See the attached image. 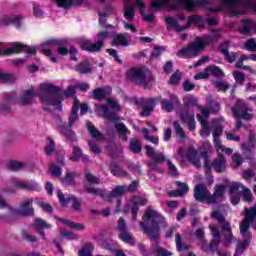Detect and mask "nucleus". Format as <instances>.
Wrapping results in <instances>:
<instances>
[{"label": "nucleus", "mask_w": 256, "mask_h": 256, "mask_svg": "<svg viewBox=\"0 0 256 256\" xmlns=\"http://www.w3.org/2000/svg\"><path fill=\"white\" fill-rule=\"evenodd\" d=\"M77 86L70 85L66 90L55 86L53 84H41L39 97L43 105L44 111H51V106L55 107L57 111H63V99L73 97L76 92Z\"/></svg>", "instance_id": "nucleus-1"}, {"label": "nucleus", "mask_w": 256, "mask_h": 256, "mask_svg": "<svg viewBox=\"0 0 256 256\" xmlns=\"http://www.w3.org/2000/svg\"><path fill=\"white\" fill-rule=\"evenodd\" d=\"M212 219H215L220 227L215 225H209V229L212 233L213 239L210 242V251H220L219 243H221V233L223 237V243L226 247L231 245L235 241V236H233V230L231 229V223L225 219V216L219 212V210H214L211 214Z\"/></svg>", "instance_id": "nucleus-2"}, {"label": "nucleus", "mask_w": 256, "mask_h": 256, "mask_svg": "<svg viewBox=\"0 0 256 256\" xmlns=\"http://www.w3.org/2000/svg\"><path fill=\"white\" fill-rule=\"evenodd\" d=\"M137 187H139V182L135 180L128 186L118 185L111 191H106L101 188L91 186H85L84 189L86 193H90V195H95L96 197H101L108 203H113V199H116V213H119V207H121V197H123L125 193H135V191H137Z\"/></svg>", "instance_id": "nucleus-3"}, {"label": "nucleus", "mask_w": 256, "mask_h": 256, "mask_svg": "<svg viewBox=\"0 0 256 256\" xmlns=\"http://www.w3.org/2000/svg\"><path fill=\"white\" fill-rule=\"evenodd\" d=\"M216 8H210L211 13H219V11H227L232 17H239L245 14L247 9H251L256 13L255 0H218Z\"/></svg>", "instance_id": "nucleus-4"}, {"label": "nucleus", "mask_w": 256, "mask_h": 256, "mask_svg": "<svg viewBox=\"0 0 256 256\" xmlns=\"http://www.w3.org/2000/svg\"><path fill=\"white\" fill-rule=\"evenodd\" d=\"M139 225L150 239L158 241L161 225H165V217L149 206L144 213V222H140Z\"/></svg>", "instance_id": "nucleus-5"}, {"label": "nucleus", "mask_w": 256, "mask_h": 256, "mask_svg": "<svg viewBox=\"0 0 256 256\" xmlns=\"http://www.w3.org/2000/svg\"><path fill=\"white\" fill-rule=\"evenodd\" d=\"M194 198L199 203H207V205H217L221 201H225V185L216 184L214 187V192L211 194V191L207 189L205 184L200 183L194 187Z\"/></svg>", "instance_id": "nucleus-6"}, {"label": "nucleus", "mask_w": 256, "mask_h": 256, "mask_svg": "<svg viewBox=\"0 0 256 256\" xmlns=\"http://www.w3.org/2000/svg\"><path fill=\"white\" fill-rule=\"evenodd\" d=\"M203 5H209V2L207 0H153L151 3V7L155 11H160L163 7L175 11L179 9L193 11L194 7H203Z\"/></svg>", "instance_id": "nucleus-7"}, {"label": "nucleus", "mask_w": 256, "mask_h": 256, "mask_svg": "<svg viewBox=\"0 0 256 256\" xmlns=\"http://www.w3.org/2000/svg\"><path fill=\"white\" fill-rule=\"evenodd\" d=\"M211 43V36H203L202 38L195 40L188 44L186 47L180 49L177 52V57H182L183 59H193L199 57L205 47Z\"/></svg>", "instance_id": "nucleus-8"}, {"label": "nucleus", "mask_w": 256, "mask_h": 256, "mask_svg": "<svg viewBox=\"0 0 256 256\" xmlns=\"http://www.w3.org/2000/svg\"><path fill=\"white\" fill-rule=\"evenodd\" d=\"M126 77L129 81L141 85L144 89H149V84L153 81L151 71L147 68H132L126 72Z\"/></svg>", "instance_id": "nucleus-9"}, {"label": "nucleus", "mask_w": 256, "mask_h": 256, "mask_svg": "<svg viewBox=\"0 0 256 256\" xmlns=\"http://www.w3.org/2000/svg\"><path fill=\"white\" fill-rule=\"evenodd\" d=\"M201 19H203L202 16H189L188 23L184 26H180L177 19L173 17L168 16L165 18V21L167 24L168 31H171V29H175L177 33H181V31H185V29H189L191 25H197L198 27L203 29L205 26L199 24L201 23Z\"/></svg>", "instance_id": "nucleus-10"}, {"label": "nucleus", "mask_w": 256, "mask_h": 256, "mask_svg": "<svg viewBox=\"0 0 256 256\" xmlns=\"http://www.w3.org/2000/svg\"><path fill=\"white\" fill-rule=\"evenodd\" d=\"M98 37L100 38V40L95 43L91 42V40L89 39H81L79 42L81 49H83V51H89L90 53H99L104 45L103 41H105V39L109 37V32H99Z\"/></svg>", "instance_id": "nucleus-11"}, {"label": "nucleus", "mask_w": 256, "mask_h": 256, "mask_svg": "<svg viewBox=\"0 0 256 256\" xmlns=\"http://www.w3.org/2000/svg\"><path fill=\"white\" fill-rule=\"evenodd\" d=\"M144 149H146V155L152 159V162L148 164L149 169H151V171H156V173H164V170L157 165V163H164L166 159L163 152L155 151V148L149 145H145Z\"/></svg>", "instance_id": "nucleus-12"}, {"label": "nucleus", "mask_w": 256, "mask_h": 256, "mask_svg": "<svg viewBox=\"0 0 256 256\" xmlns=\"http://www.w3.org/2000/svg\"><path fill=\"white\" fill-rule=\"evenodd\" d=\"M239 229L243 242L237 246L234 256H241L242 253H245V249H247V247H249V243H251L252 236L249 224L244 222L243 224H240Z\"/></svg>", "instance_id": "nucleus-13"}, {"label": "nucleus", "mask_w": 256, "mask_h": 256, "mask_svg": "<svg viewBox=\"0 0 256 256\" xmlns=\"http://www.w3.org/2000/svg\"><path fill=\"white\" fill-rule=\"evenodd\" d=\"M10 187H15V189H23L24 191H39L41 187L39 184L33 180L31 181H23L17 178H12L9 181Z\"/></svg>", "instance_id": "nucleus-14"}, {"label": "nucleus", "mask_w": 256, "mask_h": 256, "mask_svg": "<svg viewBox=\"0 0 256 256\" xmlns=\"http://www.w3.org/2000/svg\"><path fill=\"white\" fill-rule=\"evenodd\" d=\"M21 51H26L27 55L25 56V59L29 58V55H36L37 50L35 47L29 49L28 45H24L22 43L16 42L12 45V47L7 48L4 53H0V55H13V53H21Z\"/></svg>", "instance_id": "nucleus-15"}, {"label": "nucleus", "mask_w": 256, "mask_h": 256, "mask_svg": "<svg viewBox=\"0 0 256 256\" xmlns=\"http://www.w3.org/2000/svg\"><path fill=\"white\" fill-rule=\"evenodd\" d=\"M178 155L181 157V159H187L190 161V163L195 165V167H201V160L199 159V156H197V152L193 149V147H189L186 152L183 147H180L178 149Z\"/></svg>", "instance_id": "nucleus-16"}, {"label": "nucleus", "mask_w": 256, "mask_h": 256, "mask_svg": "<svg viewBox=\"0 0 256 256\" xmlns=\"http://www.w3.org/2000/svg\"><path fill=\"white\" fill-rule=\"evenodd\" d=\"M58 119V131L60 135H63L70 143H77V136L75 135V131L71 129V127H67L65 123L61 120V117H57Z\"/></svg>", "instance_id": "nucleus-17"}, {"label": "nucleus", "mask_w": 256, "mask_h": 256, "mask_svg": "<svg viewBox=\"0 0 256 256\" xmlns=\"http://www.w3.org/2000/svg\"><path fill=\"white\" fill-rule=\"evenodd\" d=\"M57 197L63 207H67V204L72 202L73 209L75 211H81V202H79V199H77L75 196L65 197V194H63L62 191H58Z\"/></svg>", "instance_id": "nucleus-18"}, {"label": "nucleus", "mask_w": 256, "mask_h": 256, "mask_svg": "<svg viewBox=\"0 0 256 256\" xmlns=\"http://www.w3.org/2000/svg\"><path fill=\"white\" fill-rule=\"evenodd\" d=\"M53 45L58 47L59 55H69V49L65 48V45H67V40H47L42 44V47H53Z\"/></svg>", "instance_id": "nucleus-19"}, {"label": "nucleus", "mask_w": 256, "mask_h": 256, "mask_svg": "<svg viewBox=\"0 0 256 256\" xmlns=\"http://www.w3.org/2000/svg\"><path fill=\"white\" fill-rule=\"evenodd\" d=\"M21 21H23V17L21 16H3L0 19V27H7L9 25H14L16 29H21Z\"/></svg>", "instance_id": "nucleus-20"}, {"label": "nucleus", "mask_w": 256, "mask_h": 256, "mask_svg": "<svg viewBox=\"0 0 256 256\" xmlns=\"http://www.w3.org/2000/svg\"><path fill=\"white\" fill-rule=\"evenodd\" d=\"M181 119L183 123L188 125L189 131H195V113H193V111L184 109L181 112Z\"/></svg>", "instance_id": "nucleus-21"}, {"label": "nucleus", "mask_w": 256, "mask_h": 256, "mask_svg": "<svg viewBox=\"0 0 256 256\" xmlns=\"http://www.w3.org/2000/svg\"><path fill=\"white\" fill-rule=\"evenodd\" d=\"M240 23L241 24L238 27V32L240 35H251V31L256 29V24L250 19H243Z\"/></svg>", "instance_id": "nucleus-22"}, {"label": "nucleus", "mask_w": 256, "mask_h": 256, "mask_svg": "<svg viewBox=\"0 0 256 256\" xmlns=\"http://www.w3.org/2000/svg\"><path fill=\"white\" fill-rule=\"evenodd\" d=\"M33 101H35V92L31 89L25 90L19 95L18 103L20 105H32Z\"/></svg>", "instance_id": "nucleus-23"}, {"label": "nucleus", "mask_w": 256, "mask_h": 256, "mask_svg": "<svg viewBox=\"0 0 256 256\" xmlns=\"http://www.w3.org/2000/svg\"><path fill=\"white\" fill-rule=\"evenodd\" d=\"M131 35L129 33L116 34L114 35L112 45L115 47H129V40Z\"/></svg>", "instance_id": "nucleus-24"}, {"label": "nucleus", "mask_w": 256, "mask_h": 256, "mask_svg": "<svg viewBox=\"0 0 256 256\" xmlns=\"http://www.w3.org/2000/svg\"><path fill=\"white\" fill-rule=\"evenodd\" d=\"M98 111H101L103 113L104 119H107L108 121H111V123H117L119 121V115L113 111H109V107L107 105H99Z\"/></svg>", "instance_id": "nucleus-25"}, {"label": "nucleus", "mask_w": 256, "mask_h": 256, "mask_svg": "<svg viewBox=\"0 0 256 256\" xmlns=\"http://www.w3.org/2000/svg\"><path fill=\"white\" fill-rule=\"evenodd\" d=\"M140 103L143 106V111L141 112L142 117H149L153 109H155V99H141Z\"/></svg>", "instance_id": "nucleus-26"}, {"label": "nucleus", "mask_w": 256, "mask_h": 256, "mask_svg": "<svg viewBox=\"0 0 256 256\" xmlns=\"http://www.w3.org/2000/svg\"><path fill=\"white\" fill-rule=\"evenodd\" d=\"M227 165V159L223 154H220L216 159L212 161L210 164V169L213 167L217 173H223L225 171V167Z\"/></svg>", "instance_id": "nucleus-27"}, {"label": "nucleus", "mask_w": 256, "mask_h": 256, "mask_svg": "<svg viewBox=\"0 0 256 256\" xmlns=\"http://www.w3.org/2000/svg\"><path fill=\"white\" fill-rule=\"evenodd\" d=\"M162 109L167 111V113H171L175 109V105H179V98L175 95H170V99H162L161 100Z\"/></svg>", "instance_id": "nucleus-28"}, {"label": "nucleus", "mask_w": 256, "mask_h": 256, "mask_svg": "<svg viewBox=\"0 0 256 256\" xmlns=\"http://www.w3.org/2000/svg\"><path fill=\"white\" fill-rule=\"evenodd\" d=\"M114 127L121 141H129L128 135H131V131L129 130V128H127V126H125V123L118 122L115 124Z\"/></svg>", "instance_id": "nucleus-29"}, {"label": "nucleus", "mask_w": 256, "mask_h": 256, "mask_svg": "<svg viewBox=\"0 0 256 256\" xmlns=\"http://www.w3.org/2000/svg\"><path fill=\"white\" fill-rule=\"evenodd\" d=\"M124 2V18L126 21L135 19V6L131 4V0H123Z\"/></svg>", "instance_id": "nucleus-30"}, {"label": "nucleus", "mask_w": 256, "mask_h": 256, "mask_svg": "<svg viewBox=\"0 0 256 256\" xmlns=\"http://www.w3.org/2000/svg\"><path fill=\"white\" fill-rule=\"evenodd\" d=\"M111 93V87L96 88L93 91V98L97 101H103V99H107V97H109Z\"/></svg>", "instance_id": "nucleus-31"}, {"label": "nucleus", "mask_w": 256, "mask_h": 256, "mask_svg": "<svg viewBox=\"0 0 256 256\" xmlns=\"http://www.w3.org/2000/svg\"><path fill=\"white\" fill-rule=\"evenodd\" d=\"M110 173H112L114 177H129V173L123 170V168L119 166L117 162L110 164Z\"/></svg>", "instance_id": "nucleus-32"}, {"label": "nucleus", "mask_w": 256, "mask_h": 256, "mask_svg": "<svg viewBox=\"0 0 256 256\" xmlns=\"http://www.w3.org/2000/svg\"><path fill=\"white\" fill-rule=\"evenodd\" d=\"M78 119H79V102H75L72 107L71 114L68 118V127H70L71 129L73 125H75V121H77Z\"/></svg>", "instance_id": "nucleus-33"}, {"label": "nucleus", "mask_w": 256, "mask_h": 256, "mask_svg": "<svg viewBox=\"0 0 256 256\" xmlns=\"http://www.w3.org/2000/svg\"><path fill=\"white\" fill-rule=\"evenodd\" d=\"M60 223H63L66 225V227H69L70 229H75L76 231H85V226L81 223L73 222L71 220L65 219V218H56Z\"/></svg>", "instance_id": "nucleus-34"}, {"label": "nucleus", "mask_w": 256, "mask_h": 256, "mask_svg": "<svg viewBox=\"0 0 256 256\" xmlns=\"http://www.w3.org/2000/svg\"><path fill=\"white\" fill-rule=\"evenodd\" d=\"M197 119L200 122V125L202 126V130L200 131L201 137H209L211 135V126H209V123H207V120L201 117V115H197Z\"/></svg>", "instance_id": "nucleus-35"}, {"label": "nucleus", "mask_w": 256, "mask_h": 256, "mask_svg": "<svg viewBox=\"0 0 256 256\" xmlns=\"http://www.w3.org/2000/svg\"><path fill=\"white\" fill-rule=\"evenodd\" d=\"M58 7L69 9V7L83 5V0H54Z\"/></svg>", "instance_id": "nucleus-36"}, {"label": "nucleus", "mask_w": 256, "mask_h": 256, "mask_svg": "<svg viewBox=\"0 0 256 256\" xmlns=\"http://www.w3.org/2000/svg\"><path fill=\"white\" fill-rule=\"evenodd\" d=\"M32 203H33V199L31 198H28L25 202L22 203L21 213L24 217L33 215V213H35V210L33 209V207H31Z\"/></svg>", "instance_id": "nucleus-37"}, {"label": "nucleus", "mask_w": 256, "mask_h": 256, "mask_svg": "<svg viewBox=\"0 0 256 256\" xmlns=\"http://www.w3.org/2000/svg\"><path fill=\"white\" fill-rule=\"evenodd\" d=\"M118 238L122 240L123 243L127 245H135L136 241L133 234L127 230L126 232L118 233Z\"/></svg>", "instance_id": "nucleus-38"}, {"label": "nucleus", "mask_w": 256, "mask_h": 256, "mask_svg": "<svg viewBox=\"0 0 256 256\" xmlns=\"http://www.w3.org/2000/svg\"><path fill=\"white\" fill-rule=\"evenodd\" d=\"M129 149L135 155H139L143 151V145L137 140V138H131L129 142Z\"/></svg>", "instance_id": "nucleus-39"}, {"label": "nucleus", "mask_w": 256, "mask_h": 256, "mask_svg": "<svg viewBox=\"0 0 256 256\" xmlns=\"http://www.w3.org/2000/svg\"><path fill=\"white\" fill-rule=\"evenodd\" d=\"M247 110V105L243 100H238L236 106L232 109L233 115L239 117V115H243Z\"/></svg>", "instance_id": "nucleus-40"}, {"label": "nucleus", "mask_w": 256, "mask_h": 256, "mask_svg": "<svg viewBox=\"0 0 256 256\" xmlns=\"http://www.w3.org/2000/svg\"><path fill=\"white\" fill-rule=\"evenodd\" d=\"M77 73H80V75H88L93 71V68H91V64L88 62H81L76 66Z\"/></svg>", "instance_id": "nucleus-41"}, {"label": "nucleus", "mask_w": 256, "mask_h": 256, "mask_svg": "<svg viewBox=\"0 0 256 256\" xmlns=\"http://www.w3.org/2000/svg\"><path fill=\"white\" fill-rule=\"evenodd\" d=\"M206 71H209L213 77H216V79H223V77H225L223 70L216 65L206 67Z\"/></svg>", "instance_id": "nucleus-42"}, {"label": "nucleus", "mask_w": 256, "mask_h": 256, "mask_svg": "<svg viewBox=\"0 0 256 256\" xmlns=\"http://www.w3.org/2000/svg\"><path fill=\"white\" fill-rule=\"evenodd\" d=\"M147 203V198H143L141 196H134L129 203L130 207H135L139 209V206L143 207Z\"/></svg>", "instance_id": "nucleus-43"}, {"label": "nucleus", "mask_w": 256, "mask_h": 256, "mask_svg": "<svg viewBox=\"0 0 256 256\" xmlns=\"http://www.w3.org/2000/svg\"><path fill=\"white\" fill-rule=\"evenodd\" d=\"M81 156H83V151L79 146H72V156L70 157V161H73L74 163H79L81 160Z\"/></svg>", "instance_id": "nucleus-44"}, {"label": "nucleus", "mask_w": 256, "mask_h": 256, "mask_svg": "<svg viewBox=\"0 0 256 256\" xmlns=\"http://www.w3.org/2000/svg\"><path fill=\"white\" fill-rule=\"evenodd\" d=\"M76 172L66 171V176L62 179L63 185H75Z\"/></svg>", "instance_id": "nucleus-45"}, {"label": "nucleus", "mask_w": 256, "mask_h": 256, "mask_svg": "<svg viewBox=\"0 0 256 256\" xmlns=\"http://www.w3.org/2000/svg\"><path fill=\"white\" fill-rule=\"evenodd\" d=\"M86 126L91 137H93V139H101V132L97 130V128L95 127V125H93V123H91L90 121H87Z\"/></svg>", "instance_id": "nucleus-46"}, {"label": "nucleus", "mask_w": 256, "mask_h": 256, "mask_svg": "<svg viewBox=\"0 0 256 256\" xmlns=\"http://www.w3.org/2000/svg\"><path fill=\"white\" fill-rule=\"evenodd\" d=\"M7 167L8 169H10V171H20V169H23L25 167V163L19 162L17 160H10L7 163Z\"/></svg>", "instance_id": "nucleus-47"}, {"label": "nucleus", "mask_w": 256, "mask_h": 256, "mask_svg": "<svg viewBox=\"0 0 256 256\" xmlns=\"http://www.w3.org/2000/svg\"><path fill=\"white\" fill-rule=\"evenodd\" d=\"M245 186H243V184L241 183H233L231 186H230V194H236V195H239L241 193H243L245 191Z\"/></svg>", "instance_id": "nucleus-48"}, {"label": "nucleus", "mask_w": 256, "mask_h": 256, "mask_svg": "<svg viewBox=\"0 0 256 256\" xmlns=\"http://www.w3.org/2000/svg\"><path fill=\"white\" fill-rule=\"evenodd\" d=\"M242 149L247 159H251L253 157V151L255 149V146H253V144H243Z\"/></svg>", "instance_id": "nucleus-49"}, {"label": "nucleus", "mask_w": 256, "mask_h": 256, "mask_svg": "<svg viewBox=\"0 0 256 256\" xmlns=\"http://www.w3.org/2000/svg\"><path fill=\"white\" fill-rule=\"evenodd\" d=\"M34 227H37L38 229H51V224L47 223L43 218H36Z\"/></svg>", "instance_id": "nucleus-50"}, {"label": "nucleus", "mask_w": 256, "mask_h": 256, "mask_svg": "<svg viewBox=\"0 0 256 256\" xmlns=\"http://www.w3.org/2000/svg\"><path fill=\"white\" fill-rule=\"evenodd\" d=\"M49 171H50L52 177H61V175H63V170H61V167H59L55 163H52L50 165Z\"/></svg>", "instance_id": "nucleus-51"}, {"label": "nucleus", "mask_w": 256, "mask_h": 256, "mask_svg": "<svg viewBox=\"0 0 256 256\" xmlns=\"http://www.w3.org/2000/svg\"><path fill=\"white\" fill-rule=\"evenodd\" d=\"M101 247L107 251H113V249H115V241L112 239H103L101 241Z\"/></svg>", "instance_id": "nucleus-52"}, {"label": "nucleus", "mask_w": 256, "mask_h": 256, "mask_svg": "<svg viewBox=\"0 0 256 256\" xmlns=\"http://www.w3.org/2000/svg\"><path fill=\"white\" fill-rule=\"evenodd\" d=\"M244 49L250 51L251 53H256V41L255 38H250L244 44Z\"/></svg>", "instance_id": "nucleus-53"}, {"label": "nucleus", "mask_w": 256, "mask_h": 256, "mask_svg": "<svg viewBox=\"0 0 256 256\" xmlns=\"http://www.w3.org/2000/svg\"><path fill=\"white\" fill-rule=\"evenodd\" d=\"M214 85H215L216 89H218L219 91H223L224 93L230 87L229 83H227V81H225V80H216L214 82Z\"/></svg>", "instance_id": "nucleus-54"}, {"label": "nucleus", "mask_w": 256, "mask_h": 256, "mask_svg": "<svg viewBox=\"0 0 256 256\" xmlns=\"http://www.w3.org/2000/svg\"><path fill=\"white\" fill-rule=\"evenodd\" d=\"M116 230L118 231V233H125V232L129 231L127 229V222L125 221V218L120 217L118 219Z\"/></svg>", "instance_id": "nucleus-55"}, {"label": "nucleus", "mask_w": 256, "mask_h": 256, "mask_svg": "<svg viewBox=\"0 0 256 256\" xmlns=\"http://www.w3.org/2000/svg\"><path fill=\"white\" fill-rule=\"evenodd\" d=\"M47 140L49 144L45 146L44 151L46 155L51 156L53 155V151H55V141L51 137H48Z\"/></svg>", "instance_id": "nucleus-56"}, {"label": "nucleus", "mask_w": 256, "mask_h": 256, "mask_svg": "<svg viewBox=\"0 0 256 256\" xmlns=\"http://www.w3.org/2000/svg\"><path fill=\"white\" fill-rule=\"evenodd\" d=\"M176 247L178 251H187L189 249V245L181 242V234H176Z\"/></svg>", "instance_id": "nucleus-57"}, {"label": "nucleus", "mask_w": 256, "mask_h": 256, "mask_svg": "<svg viewBox=\"0 0 256 256\" xmlns=\"http://www.w3.org/2000/svg\"><path fill=\"white\" fill-rule=\"evenodd\" d=\"M177 190L182 194L186 195L189 192V185L185 182L176 181Z\"/></svg>", "instance_id": "nucleus-58"}, {"label": "nucleus", "mask_w": 256, "mask_h": 256, "mask_svg": "<svg viewBox=\"0 0 256 256\" xmlns=\"http://www.w3.org/2000/svg\"><path fill=\"white\" fill-rule=\"evenodd\" d=\"M6 103H19V96L17 92H10L5 95Z\"/></svg>", "instance_id": "nucleus-59"}, {"label": "nucleus", "mask_w": 256, "mask_h": 256, "mask_svg": "<svg viewBox=\"0 0 256 256\" xmlns=\"http://www.w3.org/2000/svg\"><path fill=\"white\" fill-rule=\"evenodd\" d=\"M167 165L169 175H171V177H179V170H177V167L173 165L171 160H167Z\"/></svg>", "instance_id": "nucleus-60"}, {"label": "nucleus", "mask_w": 256, "mask_h": 256, "mask_svg": "<svg viewBox=\"0 0 256 256\" xmlns=\"http://www.w3.org/2000/svg\"><path fill=\"white\" fill-rule=\"evenodd\" d=\"M0 81H4L5 83H14L15 82V76L13 74L3 73L0 70Z\"/></svg>", "instance_id": "nucleus-61"}, {"label": "nucleus", "mask_w": 256, "mask_h": 256, "mask_svg": "<svg viewBox=\"0 0 256 256\" xmlns=\"http://www.w3.org/2000/svg\"><path fill=\"white\" fill-rule=\"evenodd\" d=\"M173 125L177 137H180V139H185V132L183 131V127H181L179 122L175 121Z\"/></svg>", "instance_id": "nucleus-62"}, {"label": "nucleus", "mask_w": 256, "mask_h": 256, "mask_svg": "<svg viewBox=\"0 0 256 256\" xmlns=\"http://www.w3.org/2000/svg\"><path fill=\"white\" fill-rule=\"evenodd\" d=\"M107 105L108 107H111L114 111H121V106L119 105V102H117V100L113 98H107Z\"/></svg>", "instance_id": "nucleus-63"}, {"label": "nucleus", "mask_w": 256, "mask_h": 256, "mask_svg": "<svg viewBox=\"0 0 256 256\" xmlns=\"http://www.w3.org/2000/svg\"><path fill=\"white\" fill-rule=\"evenodd\" d=\"M154 253L155 255L157 256H171L172 253L169 252L168 250H165L163 247L161 246H157L155 249H154Z\"/></svg>", "instance_id": "nucleus-64"}]
</instances>
